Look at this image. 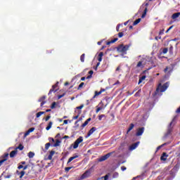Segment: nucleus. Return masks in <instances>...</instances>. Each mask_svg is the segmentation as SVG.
I'll return each instance as SVG.
<instances>
[{
	"instance_id": "nucleus-1",
	"label": "nucleus",
	"mask_w": 180,
	"mask_h": 180,
	"mask_svg": "<svg viewBox=\"0 0 180 180\" xmlns=\"http://www.w3.org/2000/svg\"><path fill=\"white\" fill-rule=\"evenodd\" d=\"M151 1H153V0H146L145 1V3H143L141 5V6L140 7L139 11L143 10V13L141 15L142 19H144V18H146V16L147 15V12L148 11V5H149L148 2H151Z\"/></svg>"
},
{
	"instance_id": "nucleus-2",
	"label": "nucleus",
	"mask_w": 180,
	"mask_h": 180,
	"mask_svg": "<svg viewBox=\"0 0 180 180\" xmlns=\"http://www.w3.org/2000/svg\"><path fill=\"white\" fill-rule=\"evenodd\" d=\"M129 48L130 45H124L122 44L117 47V51H118V53H122L123 55L127 54V50H129Z\"/></svg>"
},
{
	"instance_id": "nucleus-3",
	"label": "nucleus",
	"mask_w": 180,
	"mask_h": 180,
	"mask_svg": "<svg viewBox=\"0 0 180 180\" xmlns=\"http://www.w3.org/2000/svg\"><path fill=\"white\" fill-rule=\"evenodd\" d=\"M167 88H168V83H165L163 85H162L161 84H159V85L156 89V91H155V95H158L160 92H165Z\"/></svg>"
},
{
	"instance_id": "nucleus-4",
	"label": "nucleus",
	"mask_w": 180,
	"mask_h": 180,
	"mask_svg": "<svg viewBox=\"0 0 180 180\" xmlns=\"http://www.w3.org/2000/svg\"><path fill=\"white\" fill-rule=\"evenodd\" d=\"M84 141V138L82 136H79L74 143L73 144V148L76 149L78 148V146H79L80 143H82Z\"/></svg>"
},
{
	"instance_id": "nucleus-5",
	"label": "nucleus",
	"mask_w": 180,
	"mask_h": 180,
	"mask_svg": "<svg viewBox=\"0 0 180 180\" xmlns=\"http://www.w3.org/2000/svg\"><path fill=\"white\" fill-rule=\"evenodd\" d=\"M114 152H110L107 153L106 155L101 156L99 159L98 161L99 162H102L103 161H106V160H108V158H109L110 157V155H112V154H113Z\"/></svg>"
},
{
	"instance_id": "nucleus-6",
	"label": "nucleus",
	"mask_w": 180,
	"mask_h": 180,
	"mask_svg": "<svg viewBox=\"0 0 180 180\" xmlns=\"http://www.w3.org/2000/svg\"><path fill=\"white\" fill-rule=\"evenodd\" d=\"M91 169H88L86 170L80 177V179H86V178H89V176H91Z\"/></svg>"
},
{
	"instance_id": "nucleus-7",
	"label": "nucleus",
	"mask_w": 180,
	"mask_h": 180,
	"mask_svg": "<svg viewBox=\"0 0 180 180\" xmlns=\"http://www.w3.org/2000/svg\"><path fill=\"white\" fill-rule=\"evenodd\" d=\"M145 128L144 127H139L136 129V137H140V136H143V133H144Z\"/></svg>"
},
{
	"instance_id": "nucleus-8",
	"label": "nucleus",
	"mask_w": 180,
	"mask_h": 180,
	"mask_svg": "<svg viewBox=\"0 0 180 180\" xmlns=\"http://www.w3.org/2000/svg\"><path fill=\"white\" fill-rule=\"evenodd\" d=\"M9 157V153H5L1 157V160H0V167L2 165L5 161H8V158Z\"/></svg>"
},
{
	"instance_id": "nucleus-9",
	"label": "nucleus",
	"mask_w": 180,
	"mask_h": 180,
	"mask_svg": "<svg viewBox=\"0 0 180 180\" xmlns=\"http://www.w3.org/2000/svg\"><path fill=\"white\" fill-rule=\"evenodd\" d=\"M57 86H58V82H57L56 84L52 86V88L49 90L48 95H51V94H53V92H56L57 89H56V88Z\"/></svg>"
},
{
	"instance_id": "nucleus-10",
	"label": "nucleus",
	"mask_w": 180,
	"mask_h": 180,
	"mask_svg": "<svg viewBox=\"0 0 180 180\" xmlns=\"http://www.w3.org/2000/svg\"><path fill=\"white\" fill-rule=\"evenodd\" d=\"M139 144H140V141H138L131 145L129 146V150L133 151V150H136V148L139 147Z\"/></svg>"
},
{
	"instance_id": "nucleus-11",
	"label": "nucleus",
	"mask_w": 180,
	"mask_h": 180,
	"mask_svg": "<svg viewBox=\"0 0 180 180\" xmlns=\"http://www.w3.org/2000/svg\"><path fill=\"white\" fill-rule=\"evenodd\" d=\"M94 131H96V127H93L87 133L86 139H88V137H89L91 134H94Z\"/></svg>"
},
{
	"instance_id": "nucleus-12",
	"label": "nucleus",
	"mask_w": 180,
	"mask_h": 180,
	"mask_svg": "<svg viewBox=\"0 0 180 180\" xmlns=\"http://www.w3.org/2000/svg\"><path fill=\"white\" fill-rule=\"evenodd\" d=\"M173 70L171 67H166L164 70V72H165V74H167L168 75H169L171 74V72H172Z\"/></svg>"
},
{
	"instance_id": "nucleus-13",
	"label": "nucleus",
	"mask_w": 180,
	"mask_h": 180,
	"mask_svg": "<svg viewBox=\"0 0 180 180\" xmlns=\"http://www.w3.org/2000/svg\"><path fill=\"white\" fill-rule=\"evenodd\" d=\"M168 157V155L167 153H163L160 157L161 161H167V158Z\"/></svg>"
},
{
	"instance_id": "nucleus-14",
	"label": "nucleus",
	"mask_w": 180,
	"mask_h": 180,
	"mask_svg": "<svg viewBox=\"0 0 180 180\" xmlns=\"http://www.w3.org/2000/svg\"><path fill=\"white\" fill-rule=\"evenodd\" d=\"M78 157H79L78 155H75L72 157H70L68 159L67 164H70V162H71L72 161H74V160H76V158H78Z\"/></svg>"
},
{
	"instance_id": "nucleus-15",
	"label": "nucleus",
	"mask_w": 180,
	"mask_h": 180,
	"mask_svg": "<svg viewBox=\"0 0 180 180\" xmlns=\"http://www.w3.org/2000/svg\"><path fill=\"white\" fill-rule=\"evenodd\" d=\"M171 126H172V122H171L169 125L167 132V136H169V134H171V133H172V127H171Z\"/></svg>"
},
{
	"instance_id": "nucleus-16",
	"label": "nucleus",
	"mask_w": 180,
	"mask_h": 180,
	"mask_svg": "<svg viewBox=\"0 0 180 180\" xmlns=\"http://www.w3.org/2000/svg\"><path fill=\"white\" fill-rule=\"evenodd\" d=\"M133 129H134V124L131 123L129 125V127L128 128L127 131V134H129V133H130V131H131V130H133Z\"/></svg>"
},
{
	"instance_id": "nucleus-17",
	"label": "nucleus",
	"mask_w": 180,
	"mask_h": 180,
	"mask_svg": "<svg viewBox=\"0 0 180 180\" xmlns=\"http://www.w3.org/2000/svg\"><path fill=\"white\" fill-rule=\"evenodd\" d=\"M16 154H18V150L15 149L14 150H12L10 153V158H13V157H15V155H16Z\"/></svg>"
},
{
	"instance_id": "nucleus-18",
	"label": "nucleus",
	"mask_w": 180,
	"mask_h": 180,
	"mask_svg": "<svg viewBox=\"0 0 180 180\" xmlns=\"http://www.w3.org/2000/svg\"><path fill=\"white\" fill-rule=\"evenodd\" d=\"M91 120H92V119L91 117H89V119H87L82 124V127H85V126L88 125V123H89V122H91Z\"/></svg>"
},
{
	"instance_id": "nucleus-19",
	"label": "nucleus",
	"mask_w": 180,
	"mask_h": 180,
	"mask_svg": "<svg viewBox=\"0 0 180 180\" xmlns=\"http://www.w3.org/2000/svg\"><path fill=\"white\" fill-rule=\"evenodd\" d=\"M180 16V12L175 13L172 15V19H178V18Z\"/></svg>"
},
{
	"instance_id": "nucleus-20",
	"label": "nucleus",
	"mask_w": 180,
	"mask_h": 180,
	"mask_svg": "<svg viewBox=\"0 0 180 180\" xmlns=\"http://www.w3.org/2000/svg\"><path fill=\"white\" fill-rule=\"evenodd\" d=\"M117 40H119V39L115 38V39H112L111 41H108L106 43V44H107V46H109V44H112V43H116V41H117Z\"/></svg>"
},
{
	"instance_id": "nucleus-21",
	"label": "nucleus",
	"mask_w": 180,
	"mask_h": 180,
	"mask_svg": "<svg viewBox=\"0 0 180 180\" xmlns=\"http://www.w3.org/2000/svg\"><path fill=\"white\" fill-rule=\"evenodd\" d=\"M146 75H143L142 77H139V85H140V84H141L143 82V81H144V79H146Z\"/></svg>"
},
{
	"instance_id": "nucleus-22",
	"label": "nucleus",
	"mask_w": 180,
	"mask_h": 180,
	"mask_svg": "<svg viewBox=\"0 0 180 180\" xmlns=\"http://www.w3.org/2000/svg\"><path fill=\"white\" fill-rule=\"evenodd\" d=\"M25 174H26V172L25 170H22L20 173H18V175H20V179H22L23 176H25Z\"/></svg>"
},
{
	"instance_id": "nucleus-23",
	"label": "nucleus",
	"mask_w": 180,
	"mask_h": 180,
	"mask_svg": "<svg viewBox=\"0 0 180 180\" xmlns=\"http://www.w3.org/2000/svg\"><path fill=\"white\" fill-rule=\"evenodd\" d=\"M102 57H103V52H100L98 54V58L99 63H101V61H102Z\"/></svg>"
},
{
	"instance_id": "nucleus-24",
	"label": "nucleus",
	"mask_w": 180,
	"mask_h": 180,
	"mask_svg": "<svg viewBox=\"0 0 180 180\" xmlns=\"http://www.w3.org/2000/svg\"><path fill=\"white\" fill-rule=\"evenodd\" d=\"M51 126H53V122H49L48 126L46 127V130H50V129H51Z\"/></svg>"
},
{
	"instance_id": "nucleus-25",
	"label": "nucleus",
	"mask_w": 180,
	"mask_h": 180,
	"mask_svg": "<svg viewBox=\"0 0 180 180\" xmlns=\"http://www.w3.org/2000/svg\"><path fill=\"white\" fill-rule=\"evenodd\" d=\"M23 148H25V146H23V145H22L21 143L19 144V146L15 148V150H20V151H22V150H23Z\"/></svg>"
},
{
	"instance_id": "nucleus-26",
	"label": "nucleus",
	"mask_w": 180,
	"mask_h": 180,
	"mask_svg": "<svg viewBox=\"0 0 180 180\" xmlns=\"http://www.w3.org/2000/svg\"><path fill=\"white\" fill-rule=\"evenodd\" d=\"M139 22H141V18H138V19H136V20L134 22L133 26H136V25H139Z\"/></svg>"
},
{
	"instance_id": "nucleus-27",
	"label": "nucleus",
	"mask_w": 180,
	"mask_h": 180,
	"mask_svg": "<svg viewBox=\"0 0 180 180\" xmlns=\"http://www.w3.org/2000/svg\"><path fill=\"white\" fill-rule=\"evenodd\" d=\"M79 115H81V110L78 111V114L76 116L72 117L73 120H77L79 117Z\"/></svg>"
},
{
	"instance_id": "nucleus-28",
	"label": "nucleus",
	"mask_w": 180,
	"mask_h": 180,
	"mask_svg": "<svg viewBox=\"0 0 180 180\" xmlns=\"http://www.w3.org/2000/svg\"><path fill=\"white\" fill-rule=\"evenodd\" d=\"M38 102H46V96H41Z\"/></svg>"
},
{
	"instance_id": "nucleus-29",
	"label": "nucleus",
	"mask_w": 180,
	"mask_h": 180,
	"mask_svg": "<svg viewBox=\"0 0 180 180\" xmlns=\"http://www.w3.org/2000/svg\"><path fill=\"white\" fill-rule=\"evenodd\" d=\"M80 61L82 63H84L85 61V53H83L80 56Z\"/></svg>"
},
{
	"instance_id": "nucleus-30",
	"label": "nucleus",
	"mask_w": 180,
	"mask_h": 180,
	"mask_svg": "<svg viewBox=\"0 0 180 180\" xmlns=\"http://www.w3.org/2000/svg\"><path fill=\"white\" fill-rule=\"evenodd\" d=\"M167 53H168V48H164V49H162V51L160 52V55H161V54H167Z\"/></svg>"
},
{
	"instance_id": "nucleus-31",
	"label": "nucleus",
	"mask_w": 180,
	"mask_h": 180,
	"mask_svg": "<svg viewBox=\"0 0 180 180\" xmlns=\"http://www.w3.org/2000/svg\"><path fill=\"white\" fill-rule=\"evenodd\" d=\"M44 113H46V112H44V111H40V112H37V117H40V116H41V115H44Z\"/></svg>"
},
{
	"instance_id": "nucleus-32",
	"label": "nucleus",
	"mask_w": 180,
	"mask_h": 180,
	"mask_svg": "<svg viewBox=\"0 0 180 180\" xmlns=\"http://www.w3.org/2000/svg\"><path fill=\"white\" fill-rule=\"evenodd\" d=\"M28 157L29 158H33V157H34V153L30 151V153H28Z\"/></svg>"
},
{
	"instance_id": "nucleus-33",
	"label": "nucleus",
	"mask_w": 180,
	"mask_h": 180,
	"mask_svg": "<svg viewBox=\"0 0 180 180\" xmlns=\"http://www.w3.org/2000/svg\"><path fill=\"white\" fill-rule=\"evenodd\" d=\"M60 143H61V141H60V140L57 139L56 142L53 145V147H58V146H60Z\"/></svg>"
},
{
	"instance_id": "nucleus-34",
	"label": "nucleus",
	"mask_w": 180,
	"mask_h": 180,
	"mask_svg": "<svg viewBox=\"0 0 180 180\" xmlns=\"http://www.w3.org/2000/svg\"><path fill=\"white\" fill-rule=\"evenodd\" d=\"M102 94V91H95V95L93 98H95L96 96H99Z\"/></svg>"
},
{
	"instance_id": "nucleus-35",
	"label": "nucleus",
	"mask_w": 180,
	"mask_h": 180,
	"mask_svg": "<svg viewBox=\"0 0 180 180\" xmlns=\"http://www.w3.org/2000/svg\"><path fill=\"white\" fill-rule=\"evenodd\" d=\"M84 85H85V83H84V82L80 83L79 86L77 87L78 91H79V89H81V88H82V86H84Z\"/></svg>"
},
{
	"instance_id": "nucleus-36",
	"label": "nucleus",
	"mask_w": 180,
	"mask_h": 180,
	"mask_svg": "<svg viewBox=\"0 0 180 180\" xmlns=\"http://www.w3.org/2000/svg\"><path fill=\"white\" fill-rule=\"evenodd\" d=\"M137 68H140V67H143V62L139 61L138 64L136 65Z\"/></svg>"
},
{
	"instance_id": "nucleus-37",
	"label": "nucleus",
	"mask_w": 180,
	"mask_h": 180,
	"mask_svg": "<svg viewBox=\"0 0 180 180\" xmlns=\"http://www.w3.org/2000/svg\"><path fill=\"white\" fill-rule=\"evenodd\" d=\"M50 146H51V144L50 143H46L45 150H49V148H50Z\"/></svg>"
},
{
	"instance_id": "nucleus-38",
	"label": "nucleus",
	"mask_w": 180,
	"mask_h": 180,
	"mask_svg": "<svg viewBox=\"0 0 180 180\" xmlns=\"http://www.w3.org/2000/svg\"><path fill=\"white\" fill-rule=\"evenodd\" d=\"M56 105H57V103L56 102L52 103V104L51 105V109H56Z\"/></svg>"
},
{
	"instance_id": "nucleus-39",
	"label": "nucleus",
	"mask_w": 180,
	"mask_h": 180,
	"mask_svg": "<svg viewBox=\"0 0 180 180\" xmlns=\"http://www.w3.org/2000/svg\"><path fill=\"white\" fill-rule=\"evenodd\" d=\"M119 176V173L118 172H114L112 174V178H117Z\"/></svg>"
},
{
	"instance_id": "nucleus-40",
	"label": "nucleus",
	"mask_w": 180,
	"mask_h": 180,
	"mask_svg": "<svg viewBox=\"0 0 180 180\" xmlns=\"http://www.w3.org/2000/svg\"><path fill=\"white\" fill-rule=\"evenodd\" d=\"M64 96H65V93H63L61 95H58V99H61V98H64Z\"/></svg>"
},
{
	"instance_id": "nucleus-41",
	"label": "nucleus",
	"mask_w": 180,
	"mask_h": 180,
	"mask_svg": "<svg viewBox=\"0 0 180 180\" xmlns=\"http://www.w3.org/2000/svg\"><path fill=\"white\" fill-rule=\"evenodd\" d=\"M124 35V34L123 33V32L118 33V37H120V39L123 37Z\"/></svg>"
},
{
	"instance_id": "nucleus-42",
	"label": "nucleus",
	"mask_w": 180,
	"mask_h": 180,
	"mask_svg": "<svg viewBox=\"0 0 180 180\" xmlns=\"http://www.w3.org/2000/svg\"><path fill=\"white\" fill-rule=\"evenodd\" d=\"M72 167H68L65 168V172H68L70 169H72Z\"/></svg>"
},
{
	"instance_id": "nucleus-43",
	"label": "nucleus",
	"mask_w": 180,
	"mask_h": 180,
	"mask_svg": "<svg viewBox=\"0 0 180 180\" xmlns=\"http://www.w3.org/2000/svg\"><path fill=\"white\" fill-rule=\"evenodd\" d=\"M100 110H102V108L98 107L96 110V113H99Z\"/></svg>"
},
{
	"instance_id": "nucleus-44",
	"label": "nucleus",
	"mask_w": 180,
	"mask_h": 180,
	"mask_svg": "<svg viewBox=\"0 0 180 180\" xmlns=\"http://www.w3.org/2000/svg\"><path fill=\"white\" fill-rule=\"evenodd\" d=\"M165 144H167V143H163L162 145L159 146L157 148V150H156V151H158V150H160L162 147H164V146H165Z\"/></svg>"
},
{
	"instance_id": "nucleus-45",
	"label": "nucleus",
	"mask_w": 180,
	"mask_h": 180,
	"mask_svg": "<svg viewBox=\"0 0 180 180\" xmlns=\"http://www.w3.org/2000/svg\"><path fill=\"white\" fill-rule=\"evenodd\" d=\"M51 116V115H48L45 118V122H49V120H50Z\"/></svg>"
},
{
	"instance_id": "nucleus-46",
	"label": "nucleus",
	"mask_w": 180,
	"mask_h": 180,
	"mask_svg": "<svg viewBox=\"0 0 180 180\" xmlns=\"http://www.w3.org/2000/svg\"><path fill=\"white\" fill-rule=\"evenodd\" d=\"M82 108H84V104L77 107L76 109H77L78 110H81V109H82Z\"/></svg>"
},
{
	"instance_id": "nucleus-47",
	"label": "nucleus",
	"mask_w": 180,
	"mask_h": 180,
	"mask_svg": "<svg viewBox=\"0 0 180 180\" xmlns=\"http://www.w3.org/2000/svg\"><path fill=\"white\" fill-rule=\"evenodd\" d=\"M103 117H105V115L103 114V115H99L98 116V120H102Z\"/></svg>"
},
{
	"instance_id": "nucleus-48",
	"label": "nucleus",
	"mask_w": 180,
	"mask_h": 180,
	"mask_svg": "<svg viewBox=\"0 0 180 180\" xmlns=\"http://www.w3.org/2000/svg\"><path fill=\"white\" fill-rule=\"evenodd\" d=\"M54 154H56V151H54V150H51L50 151L49 155H52V157H53V155H54Z\"/></svg>"
},
{
	"instance_id": "nucleus-49",
	"label": "nucleus",
	"mask_w": 180,
	"mask_h": 180,
	"mask_svg": "<svg viewBox=\"0 0 180 180\" xmlns=\"http://www.w3.org/2000/svg\"><path fill=\"white\" fill-rule=\"evenodd\" d=\"M28 131H30V133L34 131V127L30 128V129H28Z\"/></svg>"
},
{
	"instance_id": "nucleus-50",
	"label": "nucleus",
	"mask_w": 180,
	"mask_h": 180,
	"mask_svg": "<svg viewBox=\"0 0 180 180\" xmlns=\"http://www.w3.org/2000/svg\"><path fill=\"white\" fill-rule=\"evenodd\" d=\"M120 29V24H118V25H117V27H116V30H117V32H119Z\"/></svg>"
},
{
	"instance_id": "nucleus-51",
	"label": "nucleus",
	"mask_w": 180,
	"mask_h": 180,
	"mask_svg": "<svg viewBox=\"0 0 180 180\" xmlns=\"http://www.w3.org/2000/svg\"><path fill=\"white\" fill-rule=\"evenodd\" d=\"M29 134H30V132L29 131H27L25 133V137H26L27 136H29Z\"/></svg>"
},
{
	"instance_id": "nucleus-52",
	"label": "nucleus",
	"mask_w": 180,
	"mask_h": 180,
	"mask_svg": "<svg viewBox=\"0 0 180 180\" xmlns=\"http://www.w3.org/2000/svg\"><path fill=\"white\" fill-rule=\"evenodd\" d=\"M172 27H174L173 25H172L171 27H169L167 30L166 31V33H168V32H169V30H171V29H172Z\"/></svg>"
},
{
	"instance_id": "nucleus-53",
	"label": "nucleus",
	"mask_w": 180,
	"mask_h": 180,
	"mask_svg": "<svg viewBox=\"0 0 180 180\" xmlns=\"http://www.w3.org/2000/svg\"><path fill=\"white\" fill-rule=\"evenodd\" d=\"M121 169H122V171H126V169H127V168H126V167H124V166H122V167H121Z\"/></svg>"
},
{
	"instance_id": "nucleus-54",
	"label": "nucleus",
	"mask_w": 180,
	"mask_h": 180,
	"mask_svg": "<svg viewBox=\"0 0 180 180\" xmlns=\"http://www.w3.org/2000/svg\"><path fill=\"white\" fill-rule=\"evenodd\" d=\"M169 51H170V53H172V51L174 50V46H171L170 47H169Z\"/></svg>"
},
{
	"instance_id": "nucleus-55",
	"label": "nucleus",
	"mask_w": 180,
	"mask_h": 180,
	"mask_svg": "<svg viewBox=\"0 0 180 180\" xmlns=\"http://www.w3.org/2000/svg\"><path fill=\"white\" fill-rule=\"evenodd\" d=\"M45 103H46V101H41V108H43Z\"/></svg>"
},
{
	"instance_id": "nucleus-56",
	"label": "nucleus",
	"mask_w": 180,
	"mask_h": 180,
	"mask_svg": "<svg viewBox=\"0 0 180 180\" xmlns=\"http://www.w3.org/2000/svg\"><path fill=\"white\" fill-rule=\"evenodd\" d=\"M159 34L160 36H161V34H164V29L160 31Z\"/></svg>"
},
{
	"instance_id": "nucleus-57",
	"label": "nucleus",
	"mask_w": 180,
	"mask_h": 180,
	"mask_svg": "<svg viewBox=\"0 0 180 180\" xmlns=\"http://www.w3.org/2000/svg\"><path fill=\"white\" fill-rule=\"evenodd\" d=\"M109 179V175L106 174L105 176H104V180H108Z\"/></svg>"
},
{
	"instance_id": "nucleus-58",
	"label": "nucleus",
	"mask_w": 180,
	"mask_h": 180,
	"mask_svg": "<svg viewBox=\"0 0 180 180\" xmlns=\"http://www.w3.org/2000/svg\"><path fill=\"white\" fill-rule=\"evenodd\" d=\"M155 39H156V40H161V36L155 37Z\"/></svg>"
},
{
	"instance_id": "nucleus-59",
	"label": "nucleus",
	"mask_w": 180,
	"mask_h": 180,
	"mask_svg": "<svg viewBox=\"0 0 180 180\" xmlns=\"http://www.w3.org/2000/svg\"><path fill=\"white\" fill-rule=\"evenodd\" d=\"M63 124H68V120H65L63 121Z\"/></svg>"
},
{
	"instance_id": "nucleus-60",
	"label": "nucleus",
	"mask_w": 180,
	"mask_h": 180,
	"mask_svg": "<svg viewBox=\"0 0 180 180\" xmlns=\"http://www.w3.org/2000/svg\"><path fill=\"white\" fill-rule=\"evenodd\" d=\"M22 168H23V165H20L18 167V169H22Z\"/></svg>"
},
{
	"instance_id": "nucleus-61",
	"label": "nucleus",
	"mask_w": 180,
	"mask_h": 180,
	"mask_svg": "<svg viewBox=\"0 0 180 180\" xmlns=\"http://www.w3.org/2000/svg\"><path fill=\"white\" fill-rule=\"evenodd\" d=\"M48 160H53V156L51 155H49Z\"/></svg>"
},
{
	"instance_id": "nucleus-62",
	"label": "nucleus",
	"mask_w": 180,
	"mask_h": 180,
	"mask_svg": "<svg viewBox=\"0 0 180 180\" xmlns=\"http://www.w3.org/2000/svg\"><path fill=\"white\" fill-rule=\"evenodd\" d=\"M89 75L92 76V75L94 74V70H90L89 72Z\"/></svg>"
},
{
	"instance_id": "nucleus-63",
	"label": "nucleus",
	"mask_w": 180,
	"mask_h": 180,
	"mask_svg": "<svg viewBox=\"0 0 180 180\" xmlns=\"http://www.w3.org/2000/svg\"><path fill=\"white\" fill-rule=\"evenodd\" d=\"M176 113H180V106L179 108H177V110H176Z\"/></svg>"
},
{
	"instance_id": "nucleus-64",
	"label": "nucleus",
	"mask_w": 180,
	"mask_h": 180,
	"mask_svg": "<svg viewBox=\"0 0 180 180\" xmlns=\"http://www.w3.org/2000/svg\"><path fill=\"white\" fill-rule=\"evenodd\" d=\"M27 165H25L22 168H23V171H25V169H27Z\"/></svg>"
}]
</instances>
